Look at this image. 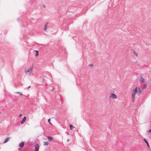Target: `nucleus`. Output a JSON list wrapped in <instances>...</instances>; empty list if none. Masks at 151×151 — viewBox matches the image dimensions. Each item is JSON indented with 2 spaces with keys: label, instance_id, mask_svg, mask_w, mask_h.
<instances>
[{
  "label": "nucleus",
  "instance_id": "23",
  "mask_svg": "<svg viewBox=\"0 0 151 151\" xmlns=\"http://www.w3.org/2000/svg\"><path fill=\"white\" fill-rule=\"evenodd\" d=\"M69 141V139H68L67 140V142H68Z\"/></svg>",
  "mask_w": 151,
  "mask_h": 151
},
{
  "label": "nucleus",
  "instance_id": "2",
  "mask_svg": "<svg viewBox=\"0 0 151 151\" xmlns=\"http://www.w3.org/2000/svg\"><path fill=\"white\" fill-rule=\"evenodd\" d=\"M24 70L25 73H30L32 70V67L30 68L27 70L26 68H24Z\"/></svg>",
  "mask_w": 151,
  "mask_h": 151
},
{
  "label": "nucleus",
  "instance_id": "4",
  "mask_svg": "<svg viewBox=\"0 0 151 151\" xmlns=\"http://www.w3.org/2000/svg\"><path fill=\"white\" fill-rule=\"evenodd\" d=\"M110 98L112 99H116L117 98V96L114 93H112L110 96Z\"/></svg>",
  "mask_w": 151,
  "mask_h": 151
},
{
  "label": "nucleus",
  "instance_id": "21",
  "mask_svg": "<svg viewBox=\"0 0 151 151\" xmlns=\"http://www.w3.org/2000/svg\"><path fill=\"white\" fill-rule=\"evenodd\" d=\"M30 87H31V86H29L27 87V88H30Z\"/></svg>",
  "mask_w": 151,
  "mask_h": 151
},
{
  "label": "nucleus",
  "instance_id": "22",
  "mask_svg": "<svg viewBox=\"0 0 151 151\" xmlns=\"http://www.w3.org/2000/svg\"><path fill=\"white\" fill-rule=\"evenodd\" d=\"M148 132H151V129L148 131Z\"/></svg>",
  "mask_w": 151,
  "mask_h": 151
},
{
  "label": "nucleus",
  "instance_id": "7",
  "mask_svg": "<svg viewBox=\"0 0 151 151\" xmlns=\"http://www.w3.org/2000/svg\"><path fill=\"white\" fill-rule=\"evenodd\" d=\"M24 145V143L23 142H22L21 143H20L19 144V146L20 147H23V146Z\"/></svg>",
  "mask_w": 151,
  "mask_h": 151
},
{
  "label": "nucleus",
  "instance_id": "16",
  "mask_svg": "<svg viewBox=\"0 0 151 151\" xmlns=\"http://www.w3.org/2000/svg\"><path fill=\"white\" fill-rule=\"evenodd\" d=\"M50 119H48V122L50 124H52L50 122Z\"/></svg>",
  "mask_w": 151,
  "mask_h": 151
},
{
  "label": "nucleus",
  "instance_id": "1",
  "mask_svg": "<svg viewBox=\"0 0 151 151\" xmlns=\"http://www.w3.org/2000/svg\"><path fill=\"white\" fill-rule=\"evenodd\" d=\"M137 87H136L135 89L133 90L132 94V97L133 99H134L136 94L137 93Z\"/></svg>",
  "mask_w": 151,
  "mask_h": 151
},
{
  "label": "nucleus",
  "instance_id": "14",
  "mask_svg": "<svg viewBox=\"0 0 151 151\" xmlns=\"http://www.w3.org/2000/svg\"><path fill=\"white\" fill-rule=\"evenodd\" d=\"M35 52H36V53L35 54V56H37L38 55V54H39L38 51L37 50H35Z\"/></svg>",
  "mask_w": 151,
  "mask_h": 151
},
{
  "label": "nucleus",
  "instance_id": "6",
  "mask_svg": "<svg viewBox=\"0 0 151 151\" xmlns=\"http://www.w3.org/2000/svg\"><path fill=\"white\" fill-rule=\"evenodd\" d=\"M137 92L139 94H140L141 93V89L139 87H138V88H137Z\"/></svg>",
  "mask_w": 151,
  "mask_h": 151
},
{
  "label": "nucleus",
  "instance_id": "9",
  "mask_svg": "<svg viewBox=\"0 0 151 151\" xmlns=\"http://www.w3.org/2000/svg\"><path fill=\"white\" fill-rule=\"evenodd\" d=\"M9 139H10V137H7L5 139V140H4V142L3 143H6V142H8V141L9 140Z\"/></svg>",
  "mask_w": 151,
  "mask_h": 151
},
{
  "label": "nucleus",
  "instance_id": "15",
  "mask_svg": "<svg viewBox=\"0 0 151 151\" xmlns=\"http://www.w3.org/2000/svg\"><path fill=\"white\" fill-rule=\"evenodd\" d=\"M70 129L71 130L73 129V126L72 125H71V124L70 125Z\"/></svg>",
  "mask_w": 151,
  "mask_h": 151
},
{
  "label": "nucleus",
  "instance_id": "25",
  "mask_svg": "<svg viewBox=\"0 0 151 151\" xmlns=\"http://www.w3.org/2000/svg\"><path fill=\"white\" fill-rule=\"evenodd\" d=\"M21 115H22V114H20L19 115V116L20 117Z\"/></svg>",
  "mask_w": 151,
  "mask_h": 151
},
{
  "label": "nucleus",
  "instance_id": "5",
  "mask_svg": "<svg viewBox=\"0 0 151 151\" xmlns=\"http://www.w3.org/2000/svg\"><path fill=\"white\" fill-rule=\"evenodd\" d=\"M26 117L24 116L23 118V119H22L21 122V124H23L24 123V122H25V121H26Z\"/></svg>",
  "mask_w": 151,
  "mask_h": 151
},
{
  "label": "nucleus",
  "instance_id": "10",
  "mask_svg": "<svg viewBox=\"0 0 151 151\" xmlns=\"http://www.w3.org/2000/svg\"><path fill=\"white\" fill-rule=\"evenodd\" d=\"M48 23H46L44 26V30L45 32H47V28Z\"/></svg>",
  "mask_w": 151,
  "mask_h": 151
},
{
  "label": "nucleus",
  "instance_id": "13",
  "mask_svg": "<svg viewBox=\"0 0 151 151\" xmlns=\"http://www.w3.org/2000/svg\"><path fill=\"white\" fill-rule=\"evenodd\" d=\"M49 143L47 142H44V145L47 146L48 145Z\"/></svg>",
  "mask_w": 151,
  "mask_h": 151
},
{
  "label": "nucleus",
  "instance_id": "12",
  "mask_svg": "<svg viewBox=\"0 0 151 151\" xmlns=\"http://www.w3.org/2000/svg\"><path fill=\"white\" fill-rule=\"evenodd\" d=\"M144 141L146 142V144H147V146L149 147H150V146L149 145V143H148V142H147V141L145 139H144Z\"/></svg>",
  "mask_w": 151,
  "mask_h": 151
},
{
  "label": "nucleus",
  "instance_id": "3",
  "mask_svg": "<svg viewBox=\"0 0 151 151\" xmlns=\"http://www.w3.org/2000/svg\"><path fill=\"white\" fill-rule=\"evenodd\" d=\"M39 146L38 144H36L35 145V150L34 151H38Z\"/></svg>",
  "mask_w": 151,
  "mask_h": 151
},
{
  "label": "nucleus",
  "instance_id": "18",
  "mask_svg": "<svg viewBox=\"0 0 151 151\" xmlns=\"http://www.w3.org/2000/svg\"><path fill=\"white\" fill-rule=\"evenodd\" d=\"M147 86L146 85H145L143 87V89H144L146 88Z\"/></svg>",
  "mask_w": 151,
  "mask_h": 151
},
{
  "label": "nucleus",
  "instance_id": "24",
  "mask_svg": "<svg viewBox=\"0 0 151 151\" xmlns=\"http://www.w3.org/2000/svg\"><path fill=\"white\" fill-rule=\"evenodd\" d=\"M89 65H91V66H93V65H92V64H89Z\"/></svg>",
  "mask_w": 151,
  "mask_h": 151
},
{
  "label": "nucleus",
  "instance_id": "20",
  "mask_svg": "<svg viewBox=\"0 0 151 151\" xmlns=\"http://www.w3.org/2000/svg\"><path fill=\"white\" fill-rule=\"evenodd\" d=\"M133 99L132 100V102H133V101H134V100L135 99L134 98V99Z\"/></svg>",
  "mask_w": 151,
  "mask_h": 151
},
{
  "label": "nucleus",
  "instance_id": "19",
  "mask_svg": "<svg viewBox=\"0 0 151 151\" xmlns=\"http://www.w3.org/2000/svg\"><path fill=\"white\" fill-rule=\"evenodd\" d=\"M16 93H19V94H20L21 95H22V93H19V92H16Z\"/></svg>",
  "mask_w": 151,
  "mask_h": 151
},
{
  "label": "nucleus",
  "instance_id": "8",
  "mask_svg": "<svg viewBox=\"0 0 151 151\" xmlns=\"http://www.w3.org/2000/svg\"><path fill=\"white\" fill-rule=\"evenodd\" d=\"M47 139L49 141H51L53 140V138L52 137L50 136H48L47 137Z\"/></svg>",
  "mask_w": 151,
  "mask_h": 151
},
{
  "label": "nucleus",
  "instance_id": "17",
  "mask_svg": "<svg viewBox=\"0 0 151 151\" xmlns=\"http://www.w3.org/2000/svg\"><path fill=\"white\" fill-rule=\"evenodd\" d=\"M134 54L135 55H136L137 56V54L134 51Z\"/></svg>",
  "mask_w": 151,
  "mask_h": 151
},
{
  "label": "nucleus",
  "instance_id": "11",
  "mask_svg": "<svg viewBox=\"0 0 151 151\" xmlns=\"http://www.w3.org/2000/svg\"><path fill=\"white\" fill-rule=\"evenodd\" d=\"M140 81L142 82H144L145 81L144 79L142 78V76H141V79H140Z\"/></svg>",
  "mask_w": 151,
  "mask_h": 151
}]
</instances>
